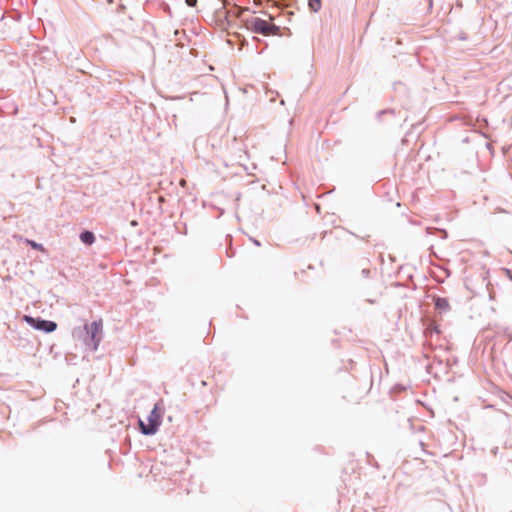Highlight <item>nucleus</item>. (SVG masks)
<instances>
[{
  "label": "nucleus",
  "mask_w": 512,
  "mask_h": 512,
  "mask_svg": "<svg viewBox=\"0 0 512 512\" xmlns=\"http://www.w3.org/2000/svg\"><path fill=\"white\" fill-rule=\"evenodd\" d=\"M243 23L247 30L264 36L279 35L280 33V28L272 23L271 16L266 20L255 14H250L243 19Z\"/></svg>",
  "instance_id": "f257e3e1"
},
{
  "label": "nucleus",
  "mask_w": 512,
  "mask_h": 512,
  "mask_svg": "<svg viewBox=\"0 0 512 512\" xmlns=\"http://www.w3.org/2000/svg\"><path fill=\"white\" fill-rule=\"evenodd\" d=\"M102 328L103 323L102 320H97L92 322L91 324L85 325V330L87 332V336L84 339V342L87 346L91 347L92 350H97L99 343L102 338Z\"/></svg>",
  "instance_id": "f03ea898"
},
{
  "label": "nucleus",
  "mask_w": 512,
  "mask_h": 512,
  "mask_svg": "<svg viewBox=\"0 0 512 512\" xmlns=\"http://www.w3.org/2000/svg\"><path fill=\"white\" fill-rule=\"evenodd\" d=\"M161 413L159 407L156 404L148 416V423H144L142 420L139 421V427L143 434L153 435L157 432L158 427L161 424Z\"/></svg>",
  "instance_id": "7ed1b4c3"
},
{
  "label": "nucleus",
  "mask_w": 512,
  "mask_h": 512,
  "mask_svg": "<svg viewBox=\"0 0 512 512\" xmlns=\"http://www.w3.org/2000/svg\"><path fill=\"white\" fill-rule=\"evenodd\" d=\"M24 320L32 327L46 332H53L57 328V324L52 321L35 319L27 315L24 316Z\"/></svg>",
  "instance_id": "20e7f679"
},
{
  "label": "nucleus",
  "mask_w": 512,
  "mask_h": 512,
  "mask_svg": "<svg viewBox=\"0 0 512 512\" xmlns=\"http://www.w3.org/2000/svg\"><path fill=\"white\" fill-rule=\"evenodd\" d=\"M80 239L86 245H91L95 241V236H94V234L92 232L85 231V232L80 234Z\"/></svg>",
  "instance_id": "39448f33"
},
{
  "label": "nucleus",
  "mask_w": 512,
  "mask_h": 512,
  "mask_svg": "<svg viewBox=\"0 0 512 512\" xmlns=\"http://www.w3.org/2000/svg\"><path fill=\"white\" fill-rule=\"evenodd\" d=\"M435 306L437 309L442 310V311L449 310V308H450L448 300L446 298H440V297L436 299Z\"/></svg>",
  "instance_id": "423d86ee"
},
{
  "label": "nucleus",
  "mask_w": 512,
  "mask_h": 512,
  "mask_svg": "<svg viewBox=\"0 0 512 512\" xmlns=\"http://www.w3.org/2000/svg\"><path fill=\"white\" fill-rule=\"evenodd\" d=\"M311 11L317 12L321 8V0H308Z\"/></svg>",
  "instance_id": "0eeeda50"
},
{
  "label": "nucleus",
  "mask_w": 512,
  "mask_h": 512,
  "mask_svg": "<svg viewBox=\"0 0 512 512\" xmlns=\"http://www.w3.org/2000/svg\"><path fill=\"white\" fill-rule=\"evenodd\" d=\"M26 243H27L28 245H30L33 249H36V250H39V251H42V252H44V251H45L44 247H43L41 244H38V243H36V242H35V241H33V240H28V239H27V240H26Z\"/></svg>",
  "instance_id": "6e6552de"
},
{
  "label": "nucleus",
  "mask_w": 512,
  "mask_h": 512,
  "mask_svg": "<svg viewBox=\"0 0 512 512\" xmlns=\"http://www.w3.org/2000/svg\"><path fill=\"white\" fill-rule=\"evenodd\" d=\"M186 4L190 7H195L197 4V0H186Z\"/></svg>",
  "instance_id": "1a4fd4ad"
}]
</instances>
